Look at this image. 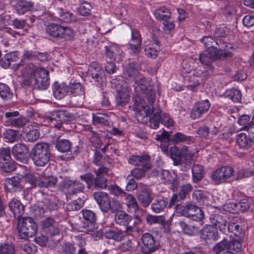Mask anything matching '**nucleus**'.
Wrapping results in <instances>:
<instances>
[{
    "label": "nucleus",
    "mask_w": 254,
    "mask_h": 254,
    "mask_svg": "<svg viewBox=\"0 0 254 254\" xmlns=\"http://www.w3.org/2000/svg\"><path fill=\"white\" fill-rule=\"evenodd\" d=\"M15 70H20L25 77L21 82L23 87L32 86L35 89L45 90L50 84L49 71L44 68L35 66L32 64L24 65L22 62L13 64Z\"/></svg>",
    "instance_id": "obj_1"
},
{
    "label": "nucleus",
    "mask_w": 254,
    "mask_h": 254,
    "mask_svg": "<svg viewBox=\"0 0 254 254\" xmlns=\"http://www.w3.org/2000/svg\"><path fill=\"white\" fill-rule=\"evenodd\" d=\"M30 157L36 166H45L49 162L51 157L49 144L40 142L35 144L31 151Z\"/></svg>",
    "instance_id": "obj_2"
},
{
    "label": "nucleus",
    "mask_w": 254,
    "mask_h": 254,
    "mask_svg": "<svg viewBox=\"0 0 254 254\" xmlns=\"http://www.w3.org/2000/svg\"><path fill=\"white\" fill-rule=\"evenodd\" d=\"M176 208L182 215L190 217L193 221H200L203 217V213L201 210L191 203H187L185 205H178Z\"/></svg>",
    "instance_id": "obj_3"
},
{
    "label": "nucleus",
    "mask_w": 254,
    "mask_h": 254,
    "mask_svg": "<svg viewBox=\"0 0 254 254\" xmlns=\"http://www.w3.org/2000/svg\"><path fill=\"white\" fill-rule=\"evenodd\" d=\"M19 236L21 239L33 237L37 231V225L31 217L23 218L18 226Z\"/></svg>",
    "instance_id": "obj_4"
},
{
    "label": "nucleus",
    "mask_w": 254,
    "mask_h": 254,
    "mask_svg": "<svg viewBox=\"0 0 254 254\" xmlns=\"http://www.w3.org/2000/svg\"><path fill=\"white\" fill-rule=\"evenodd\" d=\"M42 231L51 237L60 236V228L59 223L52 217H48L41 221Z\"/></svg>",
    "instance_id": "obj_5"
},
{
    "label": "nucleus",
    "mask_w": 254,
    "mask_h": 254,
    "mask_svg": "<svg viewBox=\"0 0 254 254\" xmlns=\"http://www.w3.org/2000/svg\"><path fill=\"white\" fill-rule=\"evenodd\" d=\"M82 216L85 220L79 228L81 232H94L97 230L96 226V216L95 213L90 210H83Z\"/></svg>",
    "instance_id": "obj_6"
},
{
    "label": "nucleus",
    "mask_w": 254,
    "mask_h": 254,
    "mask_svg": "<svg viewBox=\"0 0 254 254\" xmlns=\"http://www.w3.org/2000/svg\"><path fill=\"white\" fill-rule=\"evenodd\" d=\"M143 244L142 253L143 254H150L158 249L159 243L155 240L154 237L148 233H144L141 237Z\"/></svg>",
    "instance_id": "obj_7"
},
{
    "label": "nucleus",
    "mask_w": 254,
    "mask_h": 254,
    "mask_svg": "<svg viewBox=\"0 0 254 254\" xmlns=\"http://www.w3.org/2000/svg\"><path fill=\"white\" fill-rule=\"evenodd\" d=\"M68 118V113L62 110L54 111L47 116V119L51 122V126L57 129H61L62 127V123L67 120Z\"/></svg>",
    "instance_id": "obj_8"
},
{
    "label": "nucleus",
    "mask_w": 254,
    "mask_h": 254,
    "mask_svg": "<svg viewBox=\"0 0 254 254\" xmlns=\"http://www.w3.org/2000/svg\"><path fill=\"white\" fill-rule=\"evenodd\" d=\"M96 174V178H94L93 185L96 189H105L107 187V178L105 177L109 172L108 168L102 166L97 170L94 171Z\"/></svg>",
    "instance_id": "obj_9"
},
{
    "label": "nucleus",
    "mask_w": 254,
    "mask_h": 254,
    "mask_svg": "<svg viewBox=\"0 0 254 254\" xmlns=\"http://www.w3.org/2000/svg\"><path fill=\"white\" fill-rule=\"evenodd\" d=\"M234 173V170L232 167L226 166L215 171L212 175V178L217 183H221L230 178Z\"/></svg>",
    "instance_id": "obj_10"
},
{
    "label": "nucleus",
    "mask_w": 254,
    "mask_h": 254,
    "mask_svg": "<svg viewBox=\"0 0 254 254\" xmlns=\"http://www.w3.org/2000/svg\"><path fill=\"white\" fill-rule=\"evenodd\" d=\"M12 154L14 158L22 163L27 162V155L29 153L28 147L23 143H17L12 148Z\"/></svg>",
    "instance_id": "obj_11"
},
{
    "label": "nucleus",
    "mask_w": 254,
    "mask_h": 254,
    "mask_svg": "<svg viewBox=\"0 0 254 254\" xmlns=\"http://www.w3.org/2000/svg\"><path fill=\"white\" fill-rule=\"evenodd\" d=\"M23 177L15 176L6 178L4 181V188L10 192L21 190L23 188Z\"/></svg>",
    "instance_id": "obj_12"
},
{
    "label": "nucleus",
    "mask_w": 254,
    "mask_h": 254,
    "mask_svg": "<svg viewBox=\"0 0 254 254\" xmlns=\"http://www.w3.org/2000/svg\"><path fill=\"white\" fill-rule=\"evenodd\" d=\"M94 197L102 212L106 213L110 210L111 201L107 193L102 191L95 192L94 193Z\"/></svg>",
    "instance_id": "obj_13"
},
{
    "label": "nucleus",
    "mask_w": 254,
    "mask_h": 254,
    "mask_svg": "<svg viewBox=\"0 0 254 254\" xmlns=\"http://www.w3.org/2000/svg\"><path fill=\"white\" fill-rule=\"evenodd\" d=\"M210 220L215 228H218L223 233L227 234L226 227L228 222L225 216L219 214H212L210 216Z\"/></svg>",
    "instance_id": "obj_14"
},
{
    "label": "nucleus",
    "mask_w": 254,
    "mask_h": 254,
    "mask_svg": "<svg viewBox=\"0 0 254 254\" xmlns=\"http://www.w3.org/2000/svg\"><path fill=\"white\" fill-rule=\"evenodd\" d=\"M89 72L94 81L101 84L105 79L104 72L101 67L97 63H93L89 65Z\"/></svg>",
    "instance_id": "obj_15"
},
{
    "label": "nucleus",
    "mask_w": 254,
    "mask_h": 254,
    "mask_svg": "<svg viewBox=\"0 0 254 254\" xmlns=\"http://www.w3.org/2000/svg\"><path fill=\"white\" fill-rule=\"evenodd\" d=\"M210 107V104L207 100L197 103L191 110V117L194 119L200 118L208 111Z\"/></svg>",
    "instance_id": "obj_16"
},
{
    "label": "nucleus",
    "mask_w": 254,
    "mask_h": 254,
    "mask_svg": "<svg viewBox=\"0 0 254 254\" xmlns=\"http://www.w3.org/2000/svg\"><path fill=\"white\" fill-rule=\"evenodd\" d=\"M199 60L200 62L205 65L211 71H213L214 67L211 65L213 62L216 61L215 51L206 50L199 54Z\"/></svg>",
    "instance_id": "obj_17"
},
{
    "label": "nucleus",
    "mask_w": 254,
    "mask_h": 254,
    "mask_svg": "<svg viewBox=\"0 0 254 254\" xmlns=\"http://www.w3.org/2000/svg\"><path fill=\"white\" fill-rule=\"evenodd\" d=\"M137 198L144 207H148L153 199L151 191L146 188H142L137 192Z\"/></svg>",
    "instance_id": "obj_18"
},
{
    "label": "nucleus",
    "mask_w": 254,
    "mask_h": 254,
    "mask_svg": "<svg viewBox=\"0 0 254 254\" xmlns=\"http://www.w3.org/2000/svg\"><path fill=\"white\" fill-rule=\"evenodd\" d=\"M68 92L78 101H82L85 98L84 91L81 84L79 82L70 83Z\"/></svg>",
    "instance_id": "obj_19"
},
{
    "label": "nucleus",
    "mask_w": 254,
    "mask_h": 254,
    "mask_svg": "<svg viewBox=\"0 0 254 254\" xmlns=\"http://www.w3.org/2000/svg\"><path fill=\"white\" fill-rule=\"evenodd\" d=\"M9 207L13 213L14 217L20 221V218L24 213V206L22 203L16 199H12L9 202Z\"/></svg>",
    "instance_id": "obj_20"
},
{
    "label": "nucleus",
    "mask_w": 254,
    "mask_h": 254,
    "mask_svg": "<svg viewBox=\"0 0 254 254\" xmlns=\"http://www.w3.org/2000/svg\"><path fill=\"white\" fill-rule=\"evenodd\" d=\"M64 188L69 190V193L75 194L82 192L85 189L84 185L78 181L67 180L64 182Z\"/></svg>",
    "instance_id": "obj_21"
},
{
    "label": "nucleus",
    "mask_w": 254,
    "mask_h": 254,
    "mask_svg": "<svg viewBox=\"0 0 254 254\" xmlns=\"http://www.w3.org/2000/svg\"><path fill=\"white\" fill-rule=\"evenodd\" d=\"M132 41L133 43H130L129 49L134 54H138L141 50V37L139 32L136 29L132 30Z\"/></svg>",
    "instance_id": "obj_22"
},
{
    "label": "nucleus",
    "mask_w": 254,
    "mask_h": 254,
    "mask_svg": "<svg viewBox=\"0 0 254 254\" xmlns=\"http://www.w3.org/2000/svg\"><path fill=\"white\" fill-rule=\"evenodd\" d=\"M236 142L241 148L247 149L254 143V141L246 133H240L237 136Z\"/></svg>",
    "instance_id": "obj_23"
},
{
    "label": "nucleus",
    "mask_w": 254,
    "mask_h": 254,
    "mask_svg": "<svg viewBox=\"0 0 254 254\" xmlns=\"http://www.w3.org/2000/svg\"><path fill=\"white\" fill-rule=\"evenodd\" d=\"M225 44V42L220 41V44L217 48H216L215 51L216 61L218 60H226L232 57L233 53L232 52L224 49L223 46Z\"/></svg>",
    "instance_id": "obj_24"
},
{
    "label": "nucleus",
    "mask_w": 254,
    "mask_h": 254,
    "mask_svg": "<svg viewBox=\"0 0 254 254\" xmlns=\"http://www.w3.org/2000/svg\"><path fill=\"white\" fill-rule=\"evenodd\" d=\"M53 91L56 98L61 99L68 92V88L64 83L59 84L58 82H55L53 86Z\"/></svg>",
    "instance_id": "obj_25"
},
{
    "label": "nucleus",
    "mask_w": 254,
    "mask_h": 254,
    "mask_svg": "<svg viewBox=\"0 0 254 254\" xmlns=\"http://www.w3.org/2000/svg\"><path fill=\"white\" fill-rule=\"evenodd\" d=\"M202 236L207 243L211 242L217 240L218 233L217 229L213 226H209L203 229Z\"/></svg>",
    "instance_id": "obj_26"
},
{
    "label": "nucleus",
    "mask_w": 254,
    "mask_h": 254,
    "mask_svg": "<svg viewBox=\"0 0 254 254\" xmlns=\"http://www.w3.org/2000/svg\"><path fill=\"white\" fill-rule=\"evenodd\" d=\"M130 100L129 91L127 88H123L118 91L116 95V102L117 105L125 106Z\"/></svg>",
    "instance_id": "obj_27"
},
{
    "label": "nucleus",
    "mask_w": 254,
    "mask_h": 254,
    "mask_svg": "<svg viewBox=\"0 0 254 254\" xmlns=\"http://www.w3.org/2000/svg\"><path fill=\"white\" fill-rule=\"evenodd\" d=\"M124 74L125 78L130 82L133 81L136 78L139 72L136 68L135 64L130 63L125 68Z\"/></svg>",
    "instance_id": "obj_28"
},
{
    "label": "nucleus",
    "mask_w": 254,
    "mask_h": 254,
    "mask_svg": "<svg viewBox=\"0 0 254 254\" xmlns=\"http://www.w3.org/2000/svg\"><path fill=\"white\" fill-rule=\"evenodd\" d=\"M93 124L95 126H109L111 120L106 114L97 113L92 114Z\"/></svg>",
    "instance_id": "obj_29"
},
{
    "label": "nucleus",
    "mask_w": 254,
    "mask_h": 254,
    "mask_svg": "<svg viewBox=\"0 0 254 254\" xmlns=\"http://www.w3.org/2000/svg\"><path fill=\"white\" fill-rule=\"evenodd\" d=\"M150 157L149 155H133L128 160V162L134 166H142L146 164H150L148 163Z\"/></svg>",
    "instance_id": "obj_30"
},
{
    "label": "nucleus",
    "mask_w": 254,
    "mask_h": 254,
    "mask_svg": "<svg viewBox=\"0 0 254 254\" xmlns=\"http://www.w3.org/2000/svg\"><path fill=\"white\" fill-rule=\"evenodd\" d=\"M131 219V216L123 211H117L115 217L116 223L124 226L128 225Z\"/></svg>",
    "instance_id": "obj_31"
},
{
    "label": "nucleus",
    "mask_w": 254,
    "mask_h": 254,
    "mask_svg": "<svg viewBox=\"0 0 254 254\" xmlns=\"http://www.w3.org/2000/svg\"><path fill=\"white\" fill-rule=\"evenodd\" d=\"M155 18L159 20L167 21L171 17V12L166 6H161L154 12Z\"/></svg>",
    "instance_id": "obj_32"
},
{
    "label": "nucleus",
    "mask_w": 254,
    "mask_h": 254,
    "mask_svg": "<svg viewBox=\"0 0 254 254\" xmlns=\"http://www.w3.org/2000/svg\"><path fill=\"white\" fill-rule=\"evenodd\" d=\"M192 180L193 183H197L204 177L205 172L203 167L200 165L195 164L191 169Z\"/></svg>",
    "instance_id": "obj_33"
},
{
    "label": "nucleus",
    "mask_w": 254,
    "mask_h": 254,
    "mask_svg": "<svg viewBox=\"0 0 254 254\" xmlns=\"http://www.w3.org/2000/svg\"><path fill=\"white\" fill-rule=\"evenodd\" d=\"M168 203V200L165 197L157 198L152 203L151 208L153 212L160 213L164 210Z\"/></svg>",
    "instance_id": "obj_34"
},
{
    "label": "nucleus",
    "mask_w": 254,
    "mask_h": 254,
    "mask_svg": "<svg viewBox=\"0 0 254 254\" xmlns=\"http://www.w3.org/2000/svg\"><path fill=\"white\" fill-rule=\"evenodd\" d=\"M34 6V3L30 1L20 0L16 4L15 9L17 13L23 14L25 12L31 10Z\"/></svg>",
    "instance_id": "obj_35"
},
{
    "label": "nucleus",
    "mask_w": 254,
    "mask_h": 254,
    "mask_svg": "<svg viewBox=\"0 0 254 254\" xmlns=\"http://www.w3.org/2000/svg\"><path fill=\"white\" fill-rule=\"evenodd\" d=\"M57 179L53 176L41 177L39 178L38 187L49 188L55 186Z\"/></svg>",
    "instance_id": "obj_36"
},
{
    "label": "nucleus",
    "mask_w": 254,
    "mask_h": 254,
    "mask_svg": "<svg viewBox=\"0 0 254 254\" xmlns=\"http://www.w3.org/2000/svg\"><path fill=\"white\" fill-rule=\"evenodd\" d=\"M200 41L203 44L204 46L207 49V50H212L215 51L220 44V40H214L212 37L205 36L201 38Z\"/></svg>",
    "instance_id": "obj_37"
},
{
    "label": "nucleus",
    "mask_w": 254,
    "mask_h": 254,
    "mask_svg": "<svg viewBox=\"0 0 254 254\" xmlns=\"http://www.w3.org/2000/svg\"><path fill=\"white\" fill-rule=\"evenodd\" d=\"M170 156L173 160V164L174 165H179L182 164V153L179 148L176 146H171L169 148Z\"/></svg>",
    "instance_id": "obj_38"
},
{
    "label": "nucleus",
    "mask_w": 254,
    "mask_h": 254,
    "mask_svg": "<svg viewBox=\"0 0 254 254\" xmlns=\"http://www.w3.org/2000/svg\"><path fill=\"white\" fill-rule=\"evenodd\" d=\"M172 140L174 144H178L181 142L190 144L193 142V138L191 136L187 135L182 132H178L172 136Z\"/></svg>",
    "instance_id": "obj_39"
},
{
    "label": "nucleus",
    "mask_w": 254,
    "mask_h": 254,
    "mask_svg": "<svg viewBox=\"0 0 254 254\" xmlns=\"http://www.w3.org/2000/svg\"><path fill=\"white\" fill-rule=\"evenodd\" d=\"M227 229V235L229 233H232L234 235L240 239L243 238L244 232L239 224L235 223H228Z\"/></svg>",
    "instance_id": "obj_40"
},
{
    "label": "nucleus",
    "mask_w": 254,
    "mask_h": 254,
    "mask_svg": "<svg viewBox=\"0 0 254 254\" xmlns=\"http://www.w3.org/2000/svg\"><path fill=\"white\" fill-rule=\"evenodd\" d=\"M39 127L36 126H31L27 131L24 136L26 141L34 142L36 141L40 137Z\"/></svg>",
    "instance_id": "obj_41"
},
{
    "label": "nucleus",
    "mask_w": 254,
    "mask_h": 254,
    "mask_svg": "<svg viewBox=\"0 0 254 254\" xmlns=\"http://www.w3.org/2000/svg\"><path fill=\"white\" fill-rule=\"evenodd\" d=\"M18 59V55L17 52L8 53L5 55L1 62V65L4 68H8L11 66V63L16 62Z\"/></svg>",
    "instance_id": "obj_42"
},
{
    "label": "nucleus",
    "mask_w": 254,
    "mask_h": 254,
    "mask_svg": "<svg viewBox=\"0 0 254 254\" xmlns=\"http://www.w3.org/2000/svg\"><path fill=\"white\" fill-rule=\"evenodd\" d=\"M126 236V234L120 230H111L107 231L105 237L107 239H113L116 241H121Z\"/></svg>",
    "instance_id": "obj_43"
},
{
    "label": "nucleus",
    "mask_w": 254,
    "mask_h": 254,
    "mask_svg": "<svg viewBox=\"0 0 254 254\" xmlns=\"http://www.w3.org/2000/svg\"><path fill=\"white\" fill-rule=\"evenodd\" d=\"M15 169V165L9 159L0 158V171L3 173H10Z\"/></svg>",
    "instance_id": "obj_44"
},
{
    "label": "nucleus",
    "mask_w": 254,
    "mask_h": 254,
    "mask_svg": "<svg viewBox=\"0 0 254 254\" xmlns=\"http://www.w3.org/2000/svg\"><path fill=\"white\" fill-rule=\"evenodd\" d=\"M71 143L67 139H59L56 141L55 147L61 152H66L70 151Z\"/></svg>",
    "instance_id": "obj_45"
},
{
    "label": "nucleus",
    "mask_w": 254,
    "mask_h": 254,
    "mask_svg": "<svg viewBox=\"0 0 254 254\" xmlns=\"http://www.w3.org/2000/svg\"><path fill=\"white\" fill-rule=\"evenodd\" d=\"M124 198L126 200V203L127 206L130 211L133 212H136L138 210V205L135 198L132 196V195L127 193Z\"/></svg>",
    "instance_id": "obj_46"
},
{
    "label": "nucleus",
    "mask_w": 254,
    "mask_h": 254,
    "mask_svg": "<svg viewBox=\"0 0 254 254\" xmlns=\"http://www.w3.org/2000/svg\"><path fill=\"white\" fill-rule=\"evenodd\" d=\"M192 197L193 201L196 204L195 205L201 206L205 204L206 197L203 191L200 190H194L192 193Z\"/></svg>",
    "instance_id": "obj_47"
},
{
    "label": "nucleus",
    "mask_w": 254,
    "mask_h": 254,
    "mask_svg": "<svg viewBox=\"0 0 254 254\" xmlns=\"http://www.w3.org/2000/svg\"><path fill=\"white\" fill-rule=\"evenodd\" d=\"M62 26L55 23L50 24L46 28L47 33L51 36L59 38L62 31Z\"/></svg>",
    "instance_id": "obj_48"
},
{
    "label": "nucleus",
    "mask_w": 254,
    "mask_h": 254,
    "mask_svg": "<svg viewBox=\"0 0 254 254\" xmlns=\"http://www.w3.org/2000/svg\"><path fill=\"white\" fill-rule=\"evenodd\" d=\"M150 164L143 165L141 168H136L131 172L132 176L136 179H139L145 176V173L148 170L150 169Z\"/></svg>",
    "instance_id": "obj_49"
},
{
    "label": "nucleus",
    "mask_w": 254,
    "mask_h": 254,
    "mask_svg": "<svg viewBox=\"0 0 254 254\" xmlns=\"http://www.w3.org/2000/svg\"><path fill=\"white\" fill-rule=\"evenodd\" d=\"M226 95L234 102H240L242 99V93L240 90L236 88L228 90Z\"/></svg>",
    "instance_id": "obj_50"
},
{
    "label": "nucleus",
    "mask_w": 254,
    "mask_h": 254,
    "mask_svg": "<svg viewBox=\"0 0 254 254\" xmlns=\"http://www.w3.org/2000/svg\"><path fill=\"white\" fill-rule=\"evenodd\" d=\"M13 96L9 87L6 84L0 82V97L4 100H8Z\"/></svg>",
    "instance_id": "obj_51"
},
{
    "label": "nucleus",
    "mask_w": 254,
    "mask_h": 254,
    "mask_svg": "<svg viewBox=\"0 0 254 254\" xmlns=\"http://www.w3.org/2000/svg\"><path fill=\"white\" fill-rule=\"evenodd\" d=\"M28 120L26 118L20 117L16 119H11L5 123V126H11L16 127H21L24 126Z\"/></svg>",
    "instance_id": "obj_52"
},
{
    "label": "nucleus",
    "mask_w": 254,
    "mask_h": 254,
    "mask_svg": "<svg viewBox=\"0 0 254 254\" xmlns=\"http://www.w3.org/2000/svg\"><path fill=\"white\" fill-rule=\"evenodd\" d=\"M156 46L154 47L152 46H146L145 47V54L148 57L152 59H155L159 53L160 48L157 43H155Z\"/></svg>",
    "instance_id": "obj_53"
},
{
    "label": "nucleus",
    "mask_w": 254,
    "mask_h": 254,
    "mask_svg": "<svg viewBox=\"0 0 254 254\" xmlns=\"http://www.w3.org/2000/svg\"><path fill=\"white\" fill-rule=\"evenodd\" d=\"M240 240L232 239L229 242L228 249L230 250L239 253L242 252V244Z\"/></svg>",
    "instance_id": "obj_54"
},
{
    "label": "nucleus",
    "mask_w": 254,
    "mask_h": 254,
    "mask_svg": "<svg viewBox=\"0 0 254 254\" xmlns=\"http://www.w3.org/2000/svg\"><path fill=\"white\" fill-rule=\"evenodd\" d=\"M15 246L11 243H5L0 245V254H15Z\"/></svg>",
    "instance_id": "obj_55"
},
{
    "label": "nucleus",
    "mask_w": 254,
    "mask_h": 254,
    "mask_svg": "<svg viewBox=\"0 0 254 254\" xmlns=\"http://www.w3.org/2000/svg\"><path fill=\"white\" fill-rule=\"evenodd\" d=\"M62 31L60 34L59 38L64 40H70L73 37V32L71 29L68 27H62Z\"/></svg>",
    "instance_id": "obj_56"
},
{
    "label": "nucleus",
    "mask_w": 254,
    "mask_h": 254,
    "mask_svg": "<svg viewBox=\"0 0 254 254\" xmlns=\"http://www.w3.org/2000/svg\"><path fill=\"white\" fill-rule=\"evenodd\" d=\"M161 112H156L154 113L151 117H150L149 121H150V127L152 128H157L160 123H161Z\"/></svg>",
    "instance_id": "obj_57"
},
{
    "label": "nucleus",
    "mask_w": 254,
    "mask_h": 254,
    "mask_svg": "<svg viewBox=\"0 0 254 254\" xmlns=\"http://www.w3.org/2000/svg\"><path fill=\"white\" fill-rule=\"evenodd\" d=\"M133 81H134V83L136 84V87L137 88L138 87L142 91L148 88L147 86V82L146 79L140 73Z\"/></svg>",
    "instance_id": "obj_58"
},
{
    "label": "nucleus",
    "mask_w": 254,
    "mask_h": 254,
    "mask_svg": "<svg viewBox=\"0 0 254 254\" xmlns=\"http://www.w3.org/2000/svg\"><path fill=\"white\" fill-rule=\"evenodd\" d=\"M4 138L7 141L13 142L18 139V132L13 130L9 129L6 130L3 133Z\"/></svg>",
    "instance_id": "obj_59"
},
{
    "label": "nucleus",
    "mask_w": 254,
    "mask_h": 254,
    "mask_svg": "<svg viewBox=\"0 0 254 254\" xmlns=\"http://www.w3.org/2000/svg\"><path fill=\"white\" fill-rule=\"evenodd\" d=\"M181 153L182 157L184 158V163L187 166H190L191 164L192 154L189 151L187 146H183L181 149Z\"/></svg>",
    "instance_id": "obj_60"
},
{
    "label": "nucleus",
    "mask_w": 254,
    "mask_h": 254,
    "mask_svg": "<svg viewBox=\"0 0 254 254\" xmlns=\"http://www.w3.org/2000/svg\"><path fill=\"white\" fill-rule=\"evenodd\" d=\"M84 201L81 198H78L74 200L67 205V208L68 210L76 211L79 210L83 205Z\"/></svg>",
    "instance_id": "obj_61"
},
{
    "label": "nucleus",
    "mask_w": 254,
    "mask_h": 254,
    "mask_svg": "<svg viewBox=\"0 0 254 254\" xmlns=\"http://www.w3.org/2000/svg\"><path fill=\"white\" fill-rule=\"evenodd\" d=\"M178 224L184 232L189 235H191L196 230L194 226L190 224H187L184 221H179Z\"/></svg>",
    "instance_id": "obj_62"
},
{
    "label": "nucleus",
    "mask_w": 254,
    "mask_h": 254,
    "mask_svg": "<svg viewBox=\"0 0 254 254\" xmlns=\"http://www.w3.org/2000/svg\"><path fill=\"white\" fill-rule=\"evenodd\" d=\"M23 182L30 184L32 187H38L39 178L36 177L32 174H28L23 177Z\"/></svg>",
    "instance_id": "obj_63"
},
{
    "label": "nucleus",
    "mask_w": 254,
    "mask_h": 254,
    "mask_svg": "<svg viewBox=\"0 0 254 254\" xmlns=\"http://www.w3.org/2000/svg\"><path fill=\"white\" fill-rule=\"evenodd\" d=\"M92 6L88 2H83L78 9V11L81 15H87L90 13V10Z\"/></svg>",
    "instance_id": "obj_64"
}]
</instances>
